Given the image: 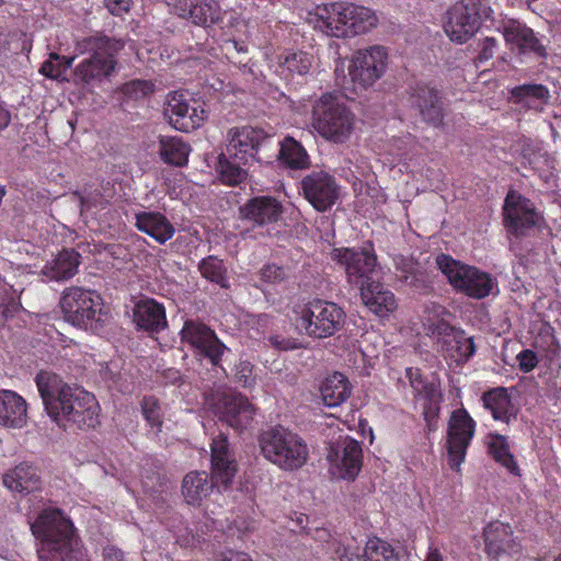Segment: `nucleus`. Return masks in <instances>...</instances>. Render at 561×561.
Segmentation results:
<instances>
[{
	"label": "nucleus",
	"instance_id": "2",
	"mask_svg": "<svg viewBox=\"0 0 561 561\" xmlns=\"http://www.w3.org/2000/svg\"><path fill=\"white\" fill-rule=\"evenodd\" d=\"M211 479L206 471H190L182 481L184 501L192 506H201L216 488L226 491L232 484L238 463L229 448L228 437L220 433L210 445Z\"/></svg>",
	"mask_w": 561,
	"mask_h": 561
},
{
	"label": "nucleus",
	"instance_id": "25",
	"mask_svg": "<svg viewBox=\"0 0 561 561\" xmlns=\"http://www.w3.org/2000/svg\"><path fill=\"white\" fill-rule=\"evenodd\" d=\"M284 206L274 196L260 195L248 199L239 209L240 218L254 228L276 224L283 216Z\"/></svg>",
	"mask_w": 561,
	"mask_h": 561
},
{
	"label": "nucleus",
	"instance_id": "16",
	"mask_svg": "<svg viewBox=\"0 0 561 561\" xmlns=\"http://www.w3.org/2000/svg\"><path fill=\"white\" fill-rule=\"evenodd\" d=\"M476 421L462 407L450 413L447 425L446 449L448 463L453 470L458 471L465 461L467 450L474 437Z\"/></svg>",
	"mask_w": 561,
	"mask_h": 561
},
{
	"label": "nucleus",
	"instance_id": "3",
	"mask_svg": "<svg viewBox=\"0 0 561 561\" xmlns=\"http://www.w3.org/2000/svg\"><path fill=\"white\" fill-rule=\"evenodd\" d=\"M314 16L316 27L336 38L366 34L378 24V18L371 9L343 1L318 5Z\"/></svg>",
	"mask_w": 561,
	"mask_h": 561
},
{
	"label": "nucleus",
	"instance_id": "24",
	"mask_svg": "<svg viewBox=\"0 0 561 561\" xmlns=\"http://www.w3.org/2000/svg\"><path fill=\"white\" fill-rule=\"evenodd\" d=\"M215 412L219 419L236 430H243L251 425L255 408L249 399L241 393H224L215 404Z\"/></svg>",
	"mask_w": 561,
	"mask_h": 561
},
{
	"label": "nucleus",
	"instance_id": "14",
	"mask_svg": "<svg viewBox=\"0 0 561 561\" xmlns=\"http://www.w3.org/2000/svg\"><path fill=\"white\" fill-rule=\"evenodd\" d=\"M32 534L49 548H71L73 524L62 510L46 507L31 523Z\"/></svg>",
	"mask_w": 561,
	"mask_h": 561
},
{
	"label": "nucleus",
	"instance_id": "34",
	"mask_svg": "<svg viewBox=\"0 0 561 561\" xmlns=\"http://www.w3.org/2000/svg\"><path fill=\"white\" fill-rule=\"evenodd\" d=\"M437 348L445 359H449L456 366L463 365L476 353L473 339L467 337L463 331H458L450 339L444 340Z\"/></svg>",
	"mask_w": 561,
	"mask_h": 561
},
{
	"label": "nucleus",
	"instance_id": "4",
	"mask_svg": "<svg viewBox=\"0 0 561 561\" xmlns=\"http://www.w3.org/2000/svg\"><path fill=\"white\" fill-rule=\"evenodd\" d=\"M122 39L95 33L84 37L79 47L90 56L82 59L75 68V77L81 83L100 84L114 75L118 65V54L124 48Z\"/></svg>",
	"mask_w": 561,
	"mask_h": 561
},
{
	"label": "nucleus",
	"instance_id": "8",
	"mask_svg": "<svg viewBox=\"0 0 561 561\" xmlns=\"http://www.w3.org/2000/svg\"><path fill=\"white\" fill-rule=\"evenodd\" d=\"M354 125V113L333 94L325 93L313 104L312 126L323 139L344 144L351 138Z\"/></svg>",
	"mask_w": 561,
	"mask_h": 561
},
{
	"label": "nucleus",
	"instance_id": "54",
	"mask_svg": "<svg viewBox=\"0 0 561 561\" xmlns=\"http://www.w3.org/2000/svg\"><path fill=\"white\" fill-rule=\"evenodd\" d=\"M270 344L279 351H291L299 348V343L296 339L286 337L279 334L271 335L268 337Z\"/></svg>",
	"mask_w": 561,
	"mask_h": 561
},
{
	"label": "nucleus",
	"instance_id": "29",
	"mask_svg": "<svg viewBox=\"0 0 561 561\" xmlns=\"http://www.w3.org/2000/svg\"><path fill=\"white\" fill-rule=\"evenodd\" d=\"M136 228L154 239L158 243L164 244L171 240L175 229L170 220L160 211H140L135 215Z\"/></svg>",
	"mask_w": 561,
	"mask_h": 561
},
{
	"label": "nucleus",
	"instance_id": "30",
	"mask_svg": "<svg viewBox=\"0 0 561 561\" xmlns=\"http://www.w3.org/2000/svg\"><path fill=\"white\" fill-rule=\"evenodd\" d=\"M2 482L10 491L20 494L37 491L42 483L37 468L25 461L5 472Z\"/></svg>",
	"mask_w": 561,
	"mask_h": 561
},
{
	"label": "nucleus",
	"instance_id": "55",
	"mask_svg": "<svg viewBox=\"0 0 561 561\" xmlns=\"http://www.w3.org/2000/svg\"><path fill=\"white\" fill-rule=\"evenodd\" d=\"M133 4V0H104V5L108 12L116 16L127 13Z\"/></svg>",
	"mask_w": 561,
	"mask_h": 561
},
{
	"label": "nucleus",
	"instance_id": "5",
	"mask_svg": "<svg viewBox=\"0 0 561 561\" xmlns=\"http://www.w3.org/2000/svg\"><path fill=\"white\" fill-rule=\"evenodd\" d=\"M262 456L282 471L300 470L309 460V446L298 433L274 425L262 431L257 438Z\"/></svg>",
	"mask_w": 561,
	"mask_h": 561
},
{
	"label": "nucleus",
	"instance_id": "50",
	"mask_svg": "<svg viewBox=\"0 0 561 561\" xmlns=\"http://www.w3.org/2000/svg\"><path fill=\"white\" fill-rule=\"evenodd\" d=\"M432 335L436 339L437 347L443 344L444 340L450 339L458 331L445 320H438L431 325Z\"/></svg>",
	"mask_w": 561,
	"mask_h": 561
},
{
	"label": "nucleus",
	"instance_id": "15",
	"mask_svg": "<svg viewBox=\"0 0 561 561\" xmlns=\"http://www.w3.org/2000/svg\"><path fill=\"white\" fill-rule=\"evenodd\" d=\"M540 215L529 198L510 191L503 204V226L508 237L523 239L530 234L536 228Z\"/></svg>",
	"mask_w": 561,
	"mask_h": 561
},
{
	"label": "nucleus",
	"instance_id": "31",
	"mask_svg": "<svg viewBox=\"0 0 561 561\" xmlns=\"http://www.w3.org/2000/svg\"><path fill=\"white\" fill-rule=\"evenodd\" d=\"M26 401L12 390L0 391V425L21 428L26 424Z\"/></svg>",
	"mask_w": 561,
	"mask_h": 561
},
{
	"label": "nucleus",
	"instance_id": "44",
	"mask_svg": "<svg viewBox=\"0 0 561 561\" xmlns=\"http://www.w3.org/2000/svg\"><path fill=\"white\" fill-rule=\"evenodd\" d=\"M358 561H399V558L390 543L375 537L368 539Z\"/></svg>",
	"mask_w": 561,
	"mask_h": 561
},
{
	"label": "nucleus",
	"instance_id": "10",
	"mask_svg": "<svg viewBox=\"0 0 561 561\" xmlns=\"http://www.w3.org/2000/svg\"><path fill=\"white\" fill-rule=\"evenodd\" d=\"M227 139V153L239 163H263L271 158L264 153L272 144V136L262 128L249 125L232 127L228 130Z\"/></svg>",
	"mask_w": 561,
	"mask_h": 561
},
{
	"label": "nucleus",
	"instance_id": "41",
	"mask_svg": "<svg viewBox=\"0 0 561 561\" xmlns=\"http://www.w3.org/2000/svg\"><path fill=\"white\" fill-rule=\"evenodd\" d=\"M280 72L287 77L305 76L312 66V56L306 51H286L278 57Z\"/></svg>",
	"mask_w": 561,
	"mask_h": 561
},
{
	"label": "nucleus",
	"instance_id": "51",
	"mask_svg": "<svg viewBox=\"0 0 561 561\" xmlns=\"http://www.w3.org/2000/svg\"><path fill=\"white\" fill-rule=\"evenodd\" d=\"M516 360L519 370L525 374L533 371L539 363L537 354L529 348L520 351L516 356Z\"/></svg>",
	"mask_w": 561,
	"mask_h": 561
},
{
	"label": "nucleus",
	"instance_id": "46",
	"mask_svg": "<svg viewBox=\"0 0 561 561\" xmlns=\"http://www.w3.org/2000/svg\"><path fill=\"white\" fill-rule=\"evenodd\" d=\"M141 412L151 428L161 431L163 425V413L158 398L145 396L140 402Z\"/></svg>",
	"mask_w": 561,
	"mask_h": 561
},
{
	"label": "nucleus",
	"instance_id": "19",
	"mask_svg": "<svg viewBox=\"0 0 561 561\" xmlns=\"http://www.w3.org/2000/svg\"><path fill=\"white\" fill-rule=\"evenodd\" d=\"M327 458L332 465L333 474L343 480L354 481L363 467L362 445L346 437L330 447Z\"/></svg>",
	"mask_w": 561,
	"mask_h": 561
},
{
	"label": "nucleus",
	"instance_id": "23",
	"mask_svg": "<svg viewBox=\"0 0 561 561\" xmlns=\"http://www.w3.org/2000/svg\"><path fill=\"white\" fill-rule=\"evenodd\" d=\"M486 554L495 560L503 557H516L522 553L523 547L519 540L514 537L510 524L499 520L489 523L483 530Z\"/></svg>",
	"mask_w": 561,
	"mask_h": 561
},
{
	"label": "nucleus",
	"instance_id": "13",
	"mask_svg": "<svg viewBox=\"0 0 561 561\" xmlns=\"http://www.w3.org/2000/svg\"><path fill=\"white\" fill-rule=\"evenodd\" d=\"M389 64V53L382 45H371L356 50L348 66L354 88L366 90L383 77Z\"/></svg>",
	"mask_w": 561,
	"mask_h": 561
},
{
	"label": "nucleus",
	"instance_id": "11",
	"mask_svg": "<svg viewBox=\"0 0 561 561\" xmlns=\"http://www.w3.org/2000/svg\"><path fill=\"white\" fill-rule=\"evenodd\" d=\"M180 337L196 360L206 362L213 367L221 366L222 356L228 347L210 327L198 320H186L180 331Z\"/></svg>",
	"mask_w": 561,
	"mask_h": 561
},
{
	"label": "nucleus",
	"instance_id": "28",
	"mask_svg": "<svg viewBox=\"0 0 561 561\" xmlns=\"http://www.w3.org/2000/svg\"><path fill=\"white\" fill-rule=\"evenodd\" d=\"M404 375L412 388L414 400L425 401L423 416L428 422L432 404H437L442 399L439 385L428 381L419 367H407Z\"/></svg>",
	"mask_w": 561,
	"mask_h": 561
},
{
	"label": "nucleus",
	"instance_id": "20",
	"mask_svg": "<svg viewBox=\"0 0 561 561\" xmlns=\"http://www.w3.org/2000/svg\"><path fill=\"white\" fill-rule=\"evenodd\" d=\"M480 26L477 3L456 2L447 12L444 30L450 41L462 44L469 41Z\"/></svg>",
	"mask_w": 561,
	"mask_h": 561
},
{
	"label": "nucleus",
	"instance_id": "49",
	"mask_svg": "<svg viewBox=\"0 0 561 561\" xmlns=\"http://www.w3.org/2000/svg\"><path fill=\"white\" fill-rule=\"evenodd\" d=\"M253 368L254 366L249 360H240L236 365V379L245 388L252 387L255 383Z\"/></svg>",
	"mask_w": 561,
	"mask_h": 561
},
{
	"label": "nucleus",
	"instance_id": "33",
	"mask_svg": "<svg viewBox=\"0 0 561 561\" xmlns=\"http://www.w3.org/2000/svg\"><path fill=\"white\" fill-rule=\"evenodd\" d=\"M80 264V254L75 250H62L47 262L42 274L50 280H66L73 277Z\"/></svg>",
	"mask_w": 561,
	"mask_h": 561
},
{
	"label": "nucleus",
	"instance_id": "39",
	"mask_svg": "<svg viewBox=\"0 0 561 561\" xmlns=\"http://www.w3.org/2000/svg\"><path fill=\"white\" fill-rule=\"evenodd\" d=\"M278 160L291 170H304L310 167V158L305 147L290 136L279 142Z\"/></svg>",
	"mask_w": 561,
	"mask_h": 561
},
{
	"label": "nucleus",
	"instance_id": "17",
	"mask_svg": "<svg viewBox=\"0 0 561 561\" xmlns=\"http://www.w3.org/2000/svg\"><path fill=\"white\" fill-rule=\"evenodd\" d=\"M408 93V103L419 112L424 123L435 128L443 126L445 118L443 93L436 87L419 81L409 87Z\"/></svg>",
	"mask_w": 561,
	"mask_h": 561
},
{
	"label": "nucleus",
	"instance_id": "52",
	"mask_svg": "<svg viewBox=\"0 0 561 561\" xmlns=\"http://www.w3.org/2000/svg\"><path fill=\"white\" fill-rule=\"evenodd\" d=\"M480 51L476 58V61L482 64L494 57L497 48V41L494 37H484L480 44Z\"/></svg>",
	"mask_w": 561,
	"mask_h": 561
},
{
	"label": "nucleus",
	"instance_id": "9",
	"mask_svg": "<svg viewBox=\"0 0 561 561\" xmlns=\"http://www.w3.org/2000/svg\"><path fill=\"white\" fill-rule=\"evenodd\" d=\"M60 308L67 322L85 331L99 332L104 328L106 312L103 299L94 290L67 288L60 298Z\"/></svg>",
	"mask_w": 561,
	"mask_h": 561
},
{
	"label": "nucleus",
	"instance_id": "57",
	"mask_svg": "<svg viewBox=\"0 0 561 561\" xmlns=\"http://www.w3.org/2000/svg\"><path fill=\"white\" fill-rule=\"evenodd\" d=\"M104 561H124V553L122 550L108 546L103 550Z\"/></svg>",
	"mask_w": 561,
	"mask_h": 561
},
{
	"label": "nucleus",
	"instance_id": "35",
	"mask_svg": "<svg viewBox=\"0 0 561 561\" xmlns=\"http://www.w3.org/2000/svg\"><path fill=\"white\" fill-rule=\"evenodd\" d=\"M320 393L327 407L335 408L350 398L352 385L345 375L335 371L323 380L320 387Z\"/></svg>",
	"mask_w": 561,
	"mask_h": 561
},
{
	"label": "nucleus",
	"instance_id": "58",
	"mask_svg": "<svg viewBox=\"0 0 561 561\" xmlns=\"http://www.w3.org/2000/svg\"><path fill=\"white\" fill-rule=\"evenodd\" d=\"M11 121V115L2 104H0V130L4 129Z\"/></svg>",
	"mask_w": 561,
	"mask_h": 561
},
{
	"label": "nucleus",
	"instance_id": "22",
	"mask_svg": "<svg viewBox=\"0 0 561 561\" xmlns=\"http://www.w3.org/2000/svg\"><path fill=\"white\" fill-rule=\"evenodd\" d=\"M306 199L318 210L330 209L339 197V185L335 179L324 171H312L301 181Z\"/></svg>",
	"mask_w": 561,
	"mask_h": 561
},
{
	"label": "nucleus",
	"instance_id": "62",
	"mask_svg": "<svg viewBox=\"0 0 561 561\" xmlns=\"http://www.w3.org/2000/svg\"><path fill=\"white\" fill-rule=\"evenodd\" d=\"M554 561H561V553L554 559Z\"/></svg>",
	"mask_w": 561,
	"mask_h": 561
},
{
	"label": "nucleus",
	"instance_id": "32",
	"mask_svg": "<svg viewBox=\"0 0 561 561\" xmlns=\"http://www.w3.org/2000/svg\"><path fill=\"white\" fill-rule=\"evenodd\" d=\"M363 302L376 314L385 316L397 308L394 295L379 282V277L360 289Z\"/></svg>",
	"mask_w": 561,
	"mask_h": 561
},
{
	"label": "nucleus",
	"instance_id": "18",
	"mask_svg": "<svg viewBox=\"0 0 561 561\" xmlns=\"http://www.w3.org/2000/svg\"><path fill=\"white\" fill-rule=\"evenodd\" d=\"M164 114L173 128L184 133L197 129L207 117L204 107L194 100L191 103L182 92L168 95Z\"/></svg>",
	"mask_w": 561,
	"mask_h": 561
},
{
	"label": "nucleus",
	"instance_id": "42",
	"mask_svg": "<svg viewBox=\"0 0 561 561\" xmlns=\"http://www.w3.org/2000/svg\"><path fill=\"white\" fill-rule=\"evenodd\" d=\"M198 272L202 277L224 289L230 287L228 271L222 260L216 255H208L198 263Z\"/></svg>",
	"mask_w": 561,
	"mask_h": 561
},
{
	"label": "nucleus",
	"instance_id": "61",
	"mask_svg": "<svg viewBox=\"0 0 561 561\" xmlns=\"http://www.w3.org/2000/svg\"><path fill=\"white\" fill-rule=\"evenodd\" d=\"M7 311H8V308H5V309L2 311V314H3V317H5V318H7Z\"/></svg>",
	"mask_w": 561,
	"mask_h": 561
},
{
	"label": "nucleus",
	"instance_id": "38",
	"mask_svg": "<svg viewBox=\"0 0 561 561\" xmlns=\"http://www.w3.org/2000/svg\"><path fill=\"white\" fill-rule=\"evenodd\" d=\"M488 453L492 459L507 469L514 476H520L519 467L511 453L506 436L499 433H490L486 437Z\"/></svg>",
	"mask_w": 561,
	"mask_h": 561
},
{
	"label": "nucleus",
	"instance_id": "53",
	"mask_svg": "<svg viewBox=\"0 0 561 561\" xmlns=\"http://www.w3.org/2000/svg\"><path fill=\"white\" fill-rule=\"evenodd\" d=\"M71 548H49L42 546L38 549L39 561H64V554L70 551Z\"/></svg>",
	"mask_w": 561,
	"mask_h": 561
},
{
	"label": "nucleus",
	"instance_id": "45",
	"mask_svg": "<svg viewBox=\"0 0 561 561\" xmlns=\"http://www.w3.org/2000/svg\"><path fill=\"white\" fill-rule=\"evenodd\" d=\"M73 60V57L50 53L48 59L43 62L39 72L46 78L58 79L71 68Z\"/></svg>",
	"mask_w": 561,
	"mask_h": 561
},
{
	"label": "nucleus",
	"instance_id": "59",
	"mask_svg": "<svg viewBox=\"0 0 561 561\" xmlns=\"http://www.w3.org/2000/svg\"><path fill=\"white\" fill-rule=\"evenodd\" d=\"M425 561H443V554L436 547H430Z\"/></svg>",
	"mask_w": 561,
	"mask_h": 561
},
{
	"label": "nucleus",
	"instance_id": "6",
	"mask_svg": "<svg viewBox=\"0 0 561 561\" xmlns=\"http://www.w3.org/2000/svg\"><path fill=\"white\" fill-rule=\"evenodd\" d=\"M344 309L333 301L313 298L294 308V324L297 331L313 340L331 337L345 324Z\"/></svg>",
	"mask_w": 561,
	"mask_h": 561
},
{
	"label": "nucleus",
	"instance_id": "63",
	"mask_svg": "<svg viewBox=\"0 0 561 561\" xmlns=\"http://www.w3.org/2000/svg\"><path fill=\"white\" fill-rule=\"evenodd\" d=\"M4 4V0H0V7Z\"/></svg>",
	"mask_w": 561,
	"mask_h": 561
},
{
	"label": "nucleus",
	"instance_id": "40",
	"mask_svg": "<svg viewBox=\"0 0 561 561\" xmlns=\"http://www.w3.org/2000/svg\"><path fill=\"white\" fill-rule=\"evenodd\" d=\"M511 94L516 104L528 108H538L550 96L548 88L540 83L517 85L512 89Z\"/></svg>",
	"mask_w": 561,
	"mask_h": 561
},
{
	"label": "nucleus",
	"instance_id": "27",
	"mask_svg": "<svg viewBox=\"0 0 561 561\" xmlns=\"http://www.w3.org/2000/svg\"><path fill=\"white\" fill-rule=\"evenodd\" d=\"M133 320L138 329L148 333H159L168 327L163 304L148 297L135 305Z\"/></svg>",
	"mask_w": 561,
	"mask_h": 561
},
{
	"label": "nucleus",
	"instance_id": "37",
	"mask_svg": "<svg viewBox=\"0 0 561 561\" xmlns=\"http://www.w3.org/2000/svg\"><path fill=\"white\" fill-rule=\"evenodd\" d=\"M192 148L188 142L176 136H161L159 139V154L169 165L184 167L187 164Z\"/></svg>",
	"mask_w": 561,
	"mask_h": 561
},
{
	"label": "nucleus",
	"instance_id": "60",
	"mask_svg": "<svg viewBox=\"0 0 561 561\" xmlns=\"http://www.w3.org/2000/svg\"><path fill=\"white\" fill-rule=\"evenodd\" d=\"M297 525L300 527L301 530L306 529L307 523H308V516L306 514H300L296 519Z\"/></svg>",
	"mask_w": 561,
	"mask_h": 561
},
{
	"label": "nucleus",
	"instance_id": "43",
	"mask_svg": "<svg viewBox=\"0 0 561 561\" xmlns=\"http://www.w3.org/2000/svg\"><path fill=\"white\" fill-rule=\"evenodd\" d=\"M244 164L234 161L227 153H220L216 165L220 181L229 186L240 184L247 176V171L242 168Z\"/></svg>",
	"mask_w": 561,
	"mask_h": 561
},
{
	"label": "nucleus",
	"instance_id": "47",
	"mask_svg": "<svg viewBox=\"0 0 561 561\" xmlns=\"http://www.w3.org/2000/svg\"><path fill=\"white\" fill-rule=\"evenodd\" d=\"M154 91V84L149 80L135 79L122 87L123 94L131 100L144 99Z\"/></svg>",
	"mask_w": 561,
	"mask_h": 561
},
{
	"label": "nucleus",
	"instance_id": "1",
	"mask_svg": "<svg viewBox=\"0 0 561 561\" xmlns=\"http://www.w3.org/2000/svg\"><path fill=\"white\" fill-rule=\"evenodd\" d=\"M38 392L49 417L65 431L94 428L99 423L100 404L93 393L71 387L51 373L36 376Z\"/></svg>",
	"mask_w": 561,
	"mask_h": 561
},
{
	"label": "nucleus",
	"instance_id": "36",
	"mask_svg": "<svg viewBox=\"0 0 561 561\" xmlns=\"http://www.w3.org/2000/svg\"><path fill=\"white\" fill-rule=\"evenodd\" d=\"M483 407L489 410L495 421L510 423L513 415V402L505 387H496L482 394Z\"/></svg>",
	"mask_w": 561,
	"mask_h": 561
},
{
	"label": "nucleus",
	"instance_id": "21",
	"mask_svg": "<svg viewBox=\"0 0 561 561\" xmlns=\"http://www.w3.org/2000/svg\"><path fill=\"white\" fill-rule=\"evenodd\" d=\"M171 14L196 26H210L221 20L217 0H164Z\"/></svg>",
	"mask_w": 561,
	"mask_h": 561
},
{
	"label": "nucleus",
	"instance_id": "56",
	"mask_svg": "<svg viewBox=\"0 0 561 561\" xmlns=\"http://www.w3.org/2000/svg\"><path fill=\"white\" fill-rule=\"evenodd\" d=\"M211 561H253L247 553L228 551L215 557Z\"/></svg>",
	"mask_w": 561,
	"mask_h": 561
},
{
	"label": "nucleus",
	"instance_id": "7",
	"mask_svg": "<svg viewBox=\"0 0 561 561\" xmlns=\"http://www.w3.org/2000/svg\"><path fill=\"white\" fill-rule=\"evenodd\" d=\"M435 262L448 284L458 294L481 300L497 287V280L491 274L455 260L449 254L439 253Z\"/></svg>",
	"mask_w": 561,
	"mask_h": 561
},
{
	"label": "nucleus",
	"instance_id": "48",
	"mask_svg": "<svg viewBox=\"0 0 561 561\" xmlns=\"http://www.w3.org/2000/svg\"><path fill=\"white\" fill-rule=\"evenodd\" d=\"M287 277L286 271L283 266L276 264H265L260 270V278L268 284H279Z\"/></svg>",
	"mask_w": 561,
	"mask_h": 561
},
{
	"label": "nucleus",
	"instance_id": "12",
	"mask_svg": "<svg viewBox=\"0 0 561 561\" xmlns=\"http://www.w3.org/2000/svg\"><path fill=\"white\" fill-rule=\"evenodd\" d=\"M330 255L332 261L344 268L347 282L359 290L379 276L371 242L360 249L334 248Z\"/></svg>",
	"mask_w": 561,
	"mask_h": 561
},
{
	"label": "nucleus",
	"instance_id": "26",
	"mask_svg": "<svg viewBox=\"0 0 561 561\" xmlns=\"http://www.w3.org/2000/svg\"><path fill=\"white\" fill-rule=\"evenodd\" d=\"M503 36L507 44L515 47L519 54H534L546 58V46L536 36L533 28L516 20H508L503 25Z\"/></svg>",
	"mask_w": 561,
	"mask_h": 561
}]
</instances>
